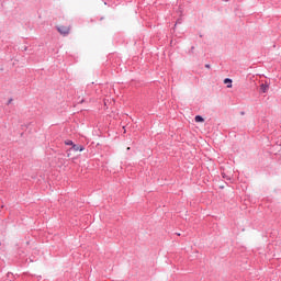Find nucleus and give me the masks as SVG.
I'll return each mask as SVG.
<instances>
[{"label":"nucleus","mask_w":281,"mask_h":281,"mask_svg":"<svg viewBox=\"0 0 281 281\" xmlns=\"http://www.w3.org/2000/svg\"><path fill=\"white\" fill-rule=\"evenodd\" d=\"M70 30H71V27H69V26H65V25L57 26V31L59 32V34L67 35V34H69Z\"/></svg>","instance_id":"nucleus-2"},{"label":"nucleus","mask_w":281,"mask_h":281,"mask_svg":"<svg viewBox=\"0 0 281 281\" xmlns=\"http://www.w3.org/2000/svg\"><path fill=\"white\" fill-rule=\"evenodd\" d=\"M205 68L206 69H210L211 67H210V64H205Z\"/></svg>","instance_id":"nucleus-7"},{"label":"nucleus","mask_w":281,"mask_h":281,"mask_svg":"<svg viewBox=\"0 0 281 281\" xmlns=\"http://www.w3.org/2000/svg\"><path fill=\"white\" fill-rule=\"evenodd\" d=\"M194 121H195V123H203V122H205V119H203V117L200 116V115H196V116L194 117Z\"/></svg>","instance_id":"nucleus-5"},{"label":"nucleus","mask_w":281,"mask_h":281,"mask_svg":"<svg viewBox=\"0 0 281 281\" xmlns=\"http://www.w3.org/2000/svg\"><path fill=\"white\" fill-rule=\"evenodd\" d=\"M224 85H227V88L228 89H232L233 88V80L232 79H224Z\"/></svg>","instance_id":"nucleus-4"},{"label":"nucleus","mask_w":281,"mask_h":281,"mask_svg":"<svg viewBox=\"0 0 281 281\" xmlns=\"http://www.w3.org/2000/svg\"><path fill=\"white\" fill-rule=\"evenodd\" d=\"M127 150H130V147L127 148Z\"/></svg>","instance_id":"nucleus-10"},{"label":"nucleus","mask_w":281,"mask_h":281,"mask_svg":"<svg viewBox=\"0 0 281 281\" xmlns=\"http://www.w3.org/2000/svg\"><path fill=\"white\" fill-rule=\"evenodd\" d=\"M260 90H261L262 93H267L269 91V83L268 82L262 83L260 86Z\"/></svg>","instance_id":"nucleus-3"},{"label":"nucleus","mask_w":281,"mask_h":281,"mask_svg":"<svg viewBox=\"0 0 281 281\" xmlns=\"http://www.w3.org/2000/svg\"><path fill=\"white\" fill-rule=\"evenodd\" d=\"M83 150H85V147L82 145L75 144L71 148H69L67 156L70 157L71 156V154H70L71 151L82 153Z\"/></svg>","instance_id":"nucleus-1"},{"label":"nucleus","mask_w":281,"mask_h":281,"mask_svg":"<svg viewBox=\"0 0 281 281\" xmlns=\"http://www.w3.org/2000/svg\"><path fill=\"white\" fill-rule=\"evenodd\" d=\"M223 1H229V0H223Z\"/></svg>","instance_id":"nucleus-9"},{"label":"nucleus","mask_w":281,"mask_h":281,"mask_svg":"<svg viewBox=\"0 0 281 281\" xmlns=\"http://www.w3.org/2000/svg\"><path fill=\"white\" fill-rule=\"evenodd\" d=\"M179 23H181V20H178V21L176 22V25L179 24Z\"/></svg>","instance_id":"nucleus-8"},{"label":"nucleus","mask_w":281,"mask_h":281,"mask_svg":"<svg viewBox=\"0 0 281 281\" xmlns=\"http://www.w3.org/2000/svg\"><path fill=\"white\" fill-rule=\"evenodd\" d=\"M65 145H67V146H72V147H74L75 144H74L72 140H66V142H65Z\"/></svg>","instance_id":"nucleus-6"}]
</instances>
